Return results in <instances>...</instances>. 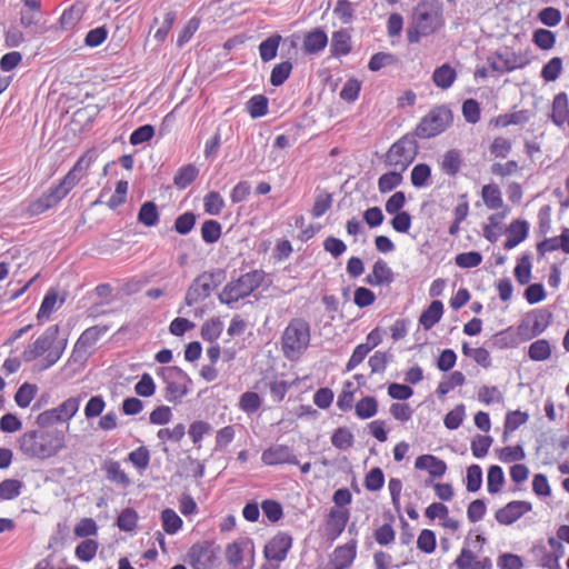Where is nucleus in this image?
Returning <instances> with one entry per match:
<instances>
[{"label": "nucleus", "instance_id": "1", "mask_svg": "<svg viewBox=\"0 0 569 569\" xmlns=\"http://www.w3.org/2000/svg\"><path fill=\"white\" fill-rule=\"evenodd\" d=\"M19 448L29 458L46 460L57 456L66 446V435L59 429H34L19 438Z\"/></svg>", "mask_w": 569, "mask_h": 569}, {"label": "nucleus", "instance_id": "2", "mask_svg": "<svg viewBox=\"0 0 569 569\" xmlns=\"http://www.w3.org/2000/svg\"><path fill=\"white\" fill-rule=\"evenodd\" d=\"M263 270H251L239 278L228 282L218 295L220 303L232 307L240 299L249 297L264 280Z\"/></svg>", "mask_w": 569, "mask_h": 569}, {"label": "nucleus", "instance_id": "3", "mask_svg": "<svg viewBox=\"0 0 569 569\" xmlns=\"http://www.w3.org/2000/svg\"><path fill=\"white\" fill-rule=\"evenodd\" d=\"M310 343V325L303 318H293L281 337V349L289 360L297 359Z\"/></svg>", "mask_w": 569, "mask_h": 569}, {"label": "nucleus", "instance_id": "4", "mask_svg": "<svg viewBox=\"0 0 569 569\" xmlns=\"http://www.w3.org/2000/svg\"><path fill=\"white\" fill-rule=\"evenodd\" d=\"M452 123V110L446 104H440L432 107L412 131L419 139H431L443 133Z\"/></svg>", "mask_w": 569, "mask_h": 569}, {"label": "nucleus", "instance_id": "5", "mask_svg": "<svg viewBox=\"0 0 569 569\" xmlns=\"http://www.w3.org/2000/svg\"><path fill=\"white\" fill-rule=\"evenodd\" d=\"M227 278L224 269L214 268L198 274L187 289L184 303L192 307L199 300H204L217 289Z\"/></svg>", "mask_w": 569, "mask_h": 569}, {"label": "nucleus", "instance_id": "6", "mask_svg": "<svg viewBox=\"0 0 569 569\" xmlns=\"http://www.w3.org/2000/svg\"><path fill=\"white\" fill-rule=\"evenodd\" d=\"M418 138L413 131H410L395 141L386 153L385 164L389 167L399 166L401 171H406L419 153Z\"/></svg>", "mask_w": 569, "mask_h": 569}, {"label": "nucleus", "instance_id": "7", "mask_svg": "<svg viewBox=\"0 0 569 569\" xmlns=\"http://www.w3.org/2000/svg\"><path fill=\"white\" fill-rule=\"evenodd\" d=\"M412 21L421 28H436L443 24V4L440 0H421L413 10Z\"/></svg>", "mask_w": 569, "mask_h": 569}, {"label": "nucleus", "instance_id": "8", "mask_svg": "<svg viewBox=\"0 0 569 569\" xmlns=\"http://www.w3.org/2000/svg\"><path fill=\"white\" fill-rule=\"evenodd\" d=\"M80 397H71L60 403L57 408L46 410L36 418L39 428H48L56 423L69 421L79 410Z\"/></svg>", "mask_w": 569, "mask_h": 569}, {"label": "nucleus", "instance_id": "9", "mask_svg": "<svg viewBox=\"0 0 569 569\" xmlns=\"http://www.w3.org/2000/svg\"><path fill=\"white\" fill-rule=\"evenodd\" d=\"M219 551L220 547L214 541L204 540L193 543L187 557L192 569H210L216 565Z\"/></svg>", "mask_w": 569, "mask_h": 569}, {"label": "nucleus", "instance_id": "10", "mask_svg": "<svg viewBox=\"0 0 569 569\" xmlns=\"http://www.w3.org/2000/svg\"><path fill=\"white\" fill-rule=\"evenodd\" d=\"M293 538L290 533L279 531L274 535L263 548V557L268 561L282 562L292 548Z\"/></svg>", "mask_w": 569, "mask_h": 569}, {"label": "nucleus", "instance_id": "11", "mask_svg": "<svg viewBox=\"0 0 569 569\" xmlns=\"http://www.w3.org/2000/svg\"><path fill=\"white\" fill-rule=\"evenodd\" d=\"M350 519L349 509L331 508L325 520V538L332 543L346 529Z\"/></svg>", "mask_w": 569, "mask_h": 569}, {"label": "nucleus", "instance_id": "12", "mask_svg": "<svg viewBox=\"0 0 569 569\" xmlns=\"http://www.w3.org/2000/svg\"><path fill=\"white\" fill-rule=\"evenodd\" d=\"M532 510V503L526 500H512L495 513L496 520L503 526L518 521L525 513Z\"/></svg>", "mask_w": 569, "mask_h": 569}, {"label": "nucleus", "instance_id": "13", "mask_svg": "<svg viewBox=\"0 0 569 569\" xmlns=\"http://www.w3.org/2000/svg\"><path fill=\"white\" fill-rule=\"evenodd\" d=\"M261 461L267 466H277L282 463L299 465L293 450L287 445H276L263 450Z\"/></svg>", "mask_w": 569, "mask_h": 569}, {"label": "nucleus", "instance_id": "14", "mask_svg": "<svg viewBox=\"0 0 569 569\" xmlns=\"http://www.w3.org/2000/svg\"><path fill=\"white\" fill-rule=\"evenodd\" d=\"M328 34L321 27L306 32L303 36L302 50L308 56H315L325 50L328 46Z\"/></svg>", "mask_w": 569, "mask_h": 569}, {"label": "nucleus", "instance_id": "15", "mask_svg": "<svg viewBox=\"0 0 569 569\" xmlns=\"http://www.w3.org/2000/svg\"><path fill=\"white\" fill-rule=\"evenodd\" d=\"M395 281V273L387 262L382 259H378L373 266L371 273L363 278L366 284L372 287L389 286Z\"/></svg>", "mask_w": 569, "mask_h": 569}, {"label": "nucleus", "instance_id": "16", "mask_svg": "<svg viewBox=\"0 0 569 569\" xmlns=\"http://www.w3.org/2000/svg\"><path fill=\"white\" fill-rule=\"evenodd\" d=\"M530 224L525 219H515L510 222L506 229L507 239L503 243L506 250H511L521 242H523L529 236Z\"/></svg>", "mask_w": 569, "mask_h": 569}, {"label": "nucleus", "instance_id": "17", "mask_svg": "<svg viewBox=\"0 0 569 569\" xmlns=\"http://www.w3.org/2000/svg\"><path fill=\"white\" fill-rule=\"evenodd\" d=\"M549 119L558 128H562L565 123H569V98L565 91L553 97Z\"/></svg>", "mask_w": 569, "mask_h": 569}, {"label": "nucleus", "instance_id": "18", "mask_svg": "<svg viewBox=\"0 0 569 569\" xmlns=\"http://www.w3.org/2000/svg\"><path fill=\"white\" fill-rule=\"evenodd\" d=\"M357 539L352 538L347 543L338 546L332 553V563L335 569L349 568L357 556Z\"/></svg>", "mask_w": 569, "mask_h": 569}, {"label": "nucleus", "instance_id": "19", "mask_svg": "<svg viewBox=\"0 0 569 569\" xmlns=\"http://www.w3.org/2000/svg\"><path fill=\"white\" fill-rule=\"evenodd\" d=\"M415 468L427 470L431 478H441L446 473L447 463L437 456L425 453L416 458Z\"/></svg>", "mask_w": 569, "mask_h": 569}, {"label": "nucleus", "instance_id": "20", "mask_svg": "<svg viewBox=\"0 0 569 569\" xmlns=\"http://www.w3.org/2000/svg\"><path fill=\"white\" fill-rule=\"evenodd\" d=\"M453 565L458 569H491L492 561L489 557H485L481 560L477 559L475 552H472L469 548L463 547L456 558Z\"/></svg>", "mask_w": 569, "mask_h": 569}, {"label": "nucleus", "instance_id": "21", "mask_svg": "<svg viewBox=\"0 0 569 569\" xmlns=\"http://www.w3.org/2000/svg\"><path fill=\"white\" fill-rule=\"evenodd\" d=\"M445 307L441 300H432L430 305L419 316V326L425 330H430L435 327L442 318Z\"/></svg>", "mask_w": 569, "mask_h": 569}, {"label": "nucleus", "instance_id": "22", "mask_svg": "<svg viewBox=\"0 0 569 569\" xmlns=\"http://www.w3.org/2000/svg\"><path fill=\"white\" fill-rule=\"evenodd\" d=\"M351 36L346 29L332 32L330 42V53L335 58L347 56L351 52Z\"/></svg>", "mask_w": 569, "mask_h": 569}, {"label": "nucleus", "instance_id": "23", "mask_svg": "<svg viewBox=\"0 0 569 569\" xmlns=\"http://www.w3.org/2000/svg\"><path fill=\"white\" fill-rule=\"evenodd\" d=\"M535 317V321L527 338L540 336L552 322V313L547 308L533 309L527 313V319Z\"/></svg>", "mask_w": 569, "mask_h": 569}, {"label": "nucleus", "instance_id": "24", "mask_svg": "<svg viewBox=\"0 0 569 569\" xmlns=\"http://www.w3.org/2000/svg\"><path fill=\"white\" fill-rule=\"evenodd\" d=\"M282 40V36L276 32L270 34L259 43L258 51L260 59L263 63L270 62L271 60L276 59Z\"/></svg>", "mask_w": 569, "mask_h": 569}, {"label": "nucleus", "instance_id": "25", "mask_svg": "<svg viewBox=\"0 0 569 569\" xmlns=\"http://www.w3.org/2000/svg\"><path fill=\"white\" fill-rule=\"evenodd\" d=\"M457 79L456 69L448 62L437 67L432 72V81L437 88L447 90Z\"/></svg>", "mask_w": 569, "mask_h": 569}, {"label": "nucleus", "instance_id": "26", "mask_svg": "<svg viewBox=\"0 0 569 569\" xmlns=\"http://www.w3.org/2000/svg\"><path fill=\"white\" fill-rule=\"evenodd\" d=\"M137 221L147 228L156 227L160 221V211L157 203L152 200L141 203L137 214Z\"/></svg>", "mask_w": 569, "mask_h": 569}, {"label": "nucleus", "instance_id": "27", "mask_svg": "<svg viewBox=\"0 0 569 569\" xmlns=\"http://www.w3.org/2000/svg\"><path fill=\"white\" fill-rule=\"evenodd\" d=\"M86 9L87 6L82 2H76L66 9L58 20L60 28L64 31L71 30L82 19Z\"/></svg>", "mask_w": 569, "mask_h": 569}, {"label": "nucleus", "instance_id": "28", "mask_svg": "<svg viewBox=\"0 0 569 569\" xmlns=\"http://www.w3.org/2000/svg\"><path fill=\"white\" fill-rule=\"evenodd\" d=\"M59 299V291L56 287H50L43 296L40 308L37 312V320L41 323L48 319L53 311L59 309L57 306Z\"/></svg>", "mask_w": 569, "mask_h": 569}, {"label": "nucleus", "instance_id": "29", "mask_svg": "<svg viewBox=\"0 0 569 569\" xmlns=\"http://www.w3.org/2000/svg\"><path fill=\"white\" fill-rule=\"evenodd\" d=\"M495 57L496 58L488 57L487 63L489 64V68L492 71H497L500 73L511 72L516 69H521L530 62L529 59L525 58V60L521 61L520 63L511 64V60L509 58H505L503 54L499 51L495 52Z\"/></svg>", "mask_w": 569, "mask_h": 569}, {"label": "nucleus", "instance_id": "30", "mask_svg": "<svg viewBox=\"0 0 569 569\" xmlns=\"http://www.w3.org/2000/svg\"><path fill=\"white\" fill-rule=\"evenodd\" d=\"M198 217L199 216L192 210L184 211L174 219L172 227L168 231L187 236L194 229Z\"/></svg>", "mask_w": 569, "mask_h": 569}, {"label": "nucleus", "instance_id": "31", "mask_svg": "<svg viewBox=\"0 0 569 569\" xmlns=\"http://www.w3.org/2000/svg\"><path fill=\"white\" fill-rule=\"evenodd\" d=\"M529 420V413L521 410H510L506 413L503 422L502 440H508V435L516 431Z\"/></svg>", "mask_w": 569, "mask_h": 569}, {"label": "nucleus", "instance_id": "32", "mask_svg": "<svg viewBox=\"0 0 569 569\" xmlns=\"http://www.w3.org/2000/svg\"><path fill=\"white\" fill-rule=\"evenodd\" d=\"M531 118V112L527 109H522L511 113L500 114L491 119L490 123H493L496 127H508L511 124H522L527 123Z\"/></svg>", "mask_w": 569, "mask_h": 569}, {"label": "nucleus", "instance_id": "33", "mask_svg": "<svg viewBox=\"0 0 569 569\" xmlns=\"http://www.w3.org/2000/svg\"><path fill=\"white\" fill-rule=\"evenodd\" d=\"M198 176H199V169L197 168L196 164H193V163L184 164L177 170V172L173 177V184L178 189H186L190 184L193 183V181L198 178Z\"/></svg>", "mask_w": 569, "mask_h": 569}, {"label": "nucleus", "instance_id": "34", "mask_svg": "<svg viewBox=\"0 0 569 569\" xmlns=\"http://www.w3.org/2000/svg\"><path fill=\"white\" fill-rule=\"evenodd\" d=\"M108 330L109 326L106 325L89 327L80 335L76 346L84 349L91 348Z\"/></svg>", "mask_w": 569, "mask_h": 569}, {"label": "nucleus", "instance_id": "35", "mask_svg": "<svg viewBox=\"0 0 569 569\" xmlns=\"http://www.w3.org/2000/svg\"><path fill=\"white\" fill-rule=\"evenodd\" d=\"M491 346L498 349L515 348L519 345V340L513 327H508L490 338Z\"/></svg>", "mask_w": 569, "mask_h": 569}, {"label": "nucleus", "instance_id": "36", "mask_svg": "<svg viewBox=\"0 0 569 569\" xmlns=\"http://www.w3.org/2000/svg\"><path fill=\"white\" fill-rule=\"evenodd\" d=\"M379 403L376 397L366 396L357 401L355 406L356 416L361 420L375 417L378 412Z\"/></svg>", "mask_w": 569, "mask_h": 569}, {"label": "nucleus", "instance_id": "37", "mask_svg": "<svg viewBox=\"0 0 569 569\" xmlns=\"http://www.w3.org/2000/svg\"><path fill=\"white\" fill-rule=\"evenodd\" d=\"M246 110L252 119L264 117L269 111V99L264 94H254L246 102Z\"/></svg>", "mask_w": 569, "mask_h": 569}, {"label": "nucleus", "instance_id": "38", "mask_svg": "<svg viewBox=\"0 0 569 569\" xmlns=\"http://www.w3.org/2000/svg\"><path fill=\"white\" fill-rule=\"evenodd\" d=\"M293 70V62L291 59L281 61L274 64L270 73V83L273 87H281L291 76Z\"/></svg>", "mask_w": 569, "mask_h": 569}, {"label": "nucleus", "instance_id": "39", "mask_svg": "<svg viewBox=\"0 0 569 569\" xmlns=\"http://www.w3.org/2000/svg\"><path fill=\"white\" fill-rule=\"evenodd\" d=\"M461 164V151L458 149H450L443 154L440 167L446 174L455 177L459 172Z\"/></svg>", "mask_w": 569, "mask_h": 569}, {"label": "nucleus", "instance_id": "40", "mask_svg": "<svg viewBox=\"0 0 569 569\" xmlns=\"http://www.w3.org/2000/svg\"><path fill=\"white\" fill-rule=\"evenodd\" d=\"M531 256L530 253H522L518 260L517 264L513 269V276L517 282L521 286L528 284L531 279Z\"/></svg>", "mask_w": 569, "mask_h": 569}, {"label": "nucleus", "instance_id": "41", "mask_svg": "<svg viewBox=\"0 0 569 569\" xmlns=\"http://www.w3.org/2000/svg\"><path fill=\"white\" fill-rule=\"evenodd\" d=\"M200 233L204 243L213 244L221 238L222 224L216 219H207L202 222Z\"/></svg>", "mask_w": 569, "mask_h": 569}, {"label": "nucleus", "instance_id": "42", "mask_svg": "<svg viewBox=\"0 0 569 569\" xmlns=\"http://www.w3.org/2000/svg\"><path fill=\"white\" fill-rule=\"evenodd\" d=\"M531 41L538 49L548 51L556 46L557 34L549 29L538 28L533 30Z\"/></svg>", "mask_w": 569, "mask_h": 569}, {"label": "nucleus", "instance_id": "43", "mask_svg": "<svg viewBox=\"0 0 569 569\" xmlns=\"http://www.w3.org/2000/svg\"><path fill=\"white\" fill-rule=\"evenodd\" d=\"M506 482L503 469L498 465H491L487 470V490L490 495L501 491Z\"/></svg>", "mask_w": 569, "mask_h": 569}, {"label": "nucleus", "instance_id": "44", "mask_svg": "<svg viewBox=\"0 0 569 569\" xmlns=\"http://www.w3.org/2000/svg\"><path fill=\"white\" fill-rule=\"evenodd\" d=\"M103 469L107 472L108 480L116 482L123 488L130 486L131 480L128 475L120 468V463L116 460L109 459L104 462Z\"/></svg>", "mask_w": 569, "mask_h": 569}, {"label": "nucleus", "instance_id": "45", "mask_svg": "<svg viewBox=\"0 0 569 569\" xmlns=\"http://www.w3.org/2000/svg\"><path fill=\"white\" fill-rule=\"evenodd\" d=\"M403 172L405 171H401L400 169L399 171L392 170L381 174L378 179V189L380 193H389L399 187L403 181Z\"/></svg>", "mask_w": 569, "mask_h": 569}, {"label": "nucleus", "instance_id": "46", "mask_svg": "<svg viewBox=\"0 0 569 569\" xmlns=\"http://www.w3.org/2000/svg\"><path fill=\"white\" fill-rule=\"evenodd\" d=\"M223 330V322L219 317L207 320L200 330V336L204 341L213 343L219 339Z\"/></svg>", "mask_w": 569, "mask_h": 569}, {"label": "nucleus", "instance_id": "47", "mask_svg": "<svg viewBox=\"0 0 569 569\" xmlns=\"http://www.w3.org/2000/svg\"><path fill=\"white\" fill-rule=\"evenodd\" d=\"M552 348L547 339H538L528 348V357L532 361H546L551 357Z\"/></svg>", "mask_w": 569, "mask_h": 569}, {"label": "nucleus", "instance_id": "48", "mask_svg": "<svg viewBox=\"0 0 569 569\" xmlns=\"http://www.w3.org/2000/svg\"><path fill=\"white\" fill-rule=\"evenodd\" d=\"M163 531L168 535H176L183 526L181 517L171 508L161 511Z\"/></svg>", "mask_w": 569, "mask_h": 569}, {"label": "nucleus", "instance_id": "49", "mask_svg": "<svg viewBox=\"0 0 569 569\" xmlns=\"http://www.w3.org/2000/svg\"><path fill=\"white\" fill-rule=\"evenodd\" d=\"M431 167L426 162L417 163L411 170V184L421 189L429 184V180L431 179Z\"/></svg>", "mask_w": 569, "mask_h": 569}, {"label": "nucleus", "instance_id": "50", "mask_svg": "<svg viewBox=\"0 0 569 569\" xmlns=\"http://www.w3.org/2000/svg\"><path fill=\"white\" fill-rule=\"evenodd\" d=\"M68 340L66 338L60 340L57 339L56 342L53 343L51 351H49L42 359V361L38 365V370H46L56 365L63 355Z\"/></svg>", "mask_w": 569, "mask_h": 569}, {"label": "nucleus", "instance_id": "51", "mask_svg": "<svg viewBox=\"0 0 569 569\" xmlns=\"http://www.w3.org/2000/svg\"><path fill=\"white\" fill-rule=\"evenodd\" d=\"M563 71V60L561 57H553L547 61L540 71V77L546 82L556 81Z\"/></svg>", "mask_w": 569, "mask_h": 569}, {"label": "nucleus", "instance_id": "52", "mask_svg": "<svg viewBox=\"0 0 569 569\" xmlns=\"http://www.w3.org/2000/svg\"><path fill=\"white\" fill-rule=\"evenodd\" d=\"M58 204L57 200L50 192L44 191L38 199L30 202L28 207V212L31 216H39L47 210L54 208Z\"/></svg>", "mask_w": 569, "mask_h": 569}, {"label": "nucleus", "instance_id": "53", "mask_svg": "<svg viewBox=\"0 0 569 569\" xmlns=\"http://www.w3.org/2000/svg\"><path fill=\"white\" fill-rule=\"evenodd\" d=\"M481 197L483 199L485 204L489 209H499L503 206L501 191L499 187L495 183L483 186L481 190Z\"/></svg>", "mask_w": 569, "mask_h": 569}, {"label": "nucleus", "instance_id": "54", "mask_svg": "<svg viewBox=\"0 0 569 569\" xmlns=\"http://www.w3.org/2000/svg\"><path fill=\"white\" fill-rule=\"evenodd\" d=\"M59 336V326H49L44 332L34 341L41 355L51 351L53 343Z\"/></svg>", "mask_w": 569, "mask_h": 569}, {"label": "nucleus", "instance_id": "55", "mask_svg": "<svg viewBox=\"0 0 569 569\" xmlns=\"http://www.w3.org/2000/svg\"><path fill=\"white\" fill-rule=\"evenodd\" d=\"M138 519L136 509L127 507L117 517L116 525L121 531L131 532L136 529Z\"/></svg>", "mask_w": 569, "mask_h": 569}, {"label": "nucleus", "instance_id": "56", "mask_svg": "<svg viewBox=\"0 0 569 569\" xmlns=\"http://www.w3.org/2000/svg\"><path fill=\"white\" fill-rule=\"evenodd\" d=\"M355 436L347 427H339L331 435V443L339 450L351 448Z\"/></svg>", "mask_w": 569, "mask_h": 569}, {"label": "nucleus", "instance_id": "57", "mask_svg": "<svg viewBox=\"0 0 569 569\" xmlns=\"http://www.w3.org/2000/svg\"><path fill=\"white\" fill-rule=\"evenodd\" d=\"M38 392V387L34 383L30 382H23L14 395V401L18 407L20 408H27L31 403V401L34 399L36 395Z\"/></svg>", "mask_w": 569, "mask_h": 569}, {"label": "nucleus", "instance_id": "58", "mask_svg": "<svg viewBox=\"0 0 569 569\" xmlns=\"http://www.w3.org/2000/svg\"><path fill=\"white\" fill-rule=\"evenodd\" d=\"M462 116L466 122L476 124L481 118V104L475 98H468L463 100L461 106Z\"/></svg>", "mask_w": 569, "mask_h": 569}, {"label": "nucleus", "instance_id": "59", "mask_svg": "<svg viewBox=\"0 0 569 569\" xmlns=\"http://www.w3.org/2000/svg\"><path fill=\"white\" fill-rule=\"evenodd\" d=\"M24 483L19 479H4L0 482V499L13 500L21 495Z\"/></svg>", "mask_w": 569, "mask_h": 569}, {"label": "nucleus", "instance_id": "60", "mask_svg": "<svg viewBox=\"0 0 569 569\" xmlns=\"http://www.w3.org/2000/svg\"><path fill=\"white\" fill-rule=\"evenodd\" d=\"M99 543L93 539H84L76 547L74 555L77 559L83 562L91 561L98 551Z\"/></svg>", "mask_w": 569, "mask_h": 569}, {"label": "nucleus", "instance_id": "61", "mask_svg": "<svg viewBox=\"0 0 569 569\" xmlns=\"http://www.w3.org/2000/svg\"><path fill=\"white\" fill-rule=\"evenodd\" d=\"M386 477L380 467L371 468L365 476L363 486L368 491H379L385 486Z\"/></svg>", "mask_w": 569, "mask_h": 569}, {"label": "nucleus", "instance_id": "62", "mask_svg": "<svg viewBox=\"0 0 569 569\" xmlns=\"http://www.w3.org/2000/svg\"><path fill=\"white\" fill-rule=\"evenodd\" d=\"M261 509L264 517L272 523H277L283 518V507L280 501L274 499H264L261 502Z\"/></svg>", "mask_w": 569, "mask_h": 569}, {"label": "nucleus", "instance_id": "63", "mask_svg": "<svg viewBox=\"0 0 569 569\" xmlns=\"http://www.w3.org/2000/svg\"><path fill=\"white\" fill-rule=\"evenodd\" d=\"M398 62V58L396 54L391 52H377L371 56L368 62V69L372 72H377L381 70L383 67L392 66Z\"/></svg>", "mask_w": 569, "mask_h": 569}, {"label": "nucleus", "instance_id": "64", "mask_svg": "<svg viewBox=\"0 0 569 569\" xmlns=\"http://www.w3.org/2000/svg\"><path fill=\"white\" fill-rule=\"evenodd\" d=\"M224 200L218 191H209L203 198L204 212L211 216L221 213Z\"/></svg>", "mask_w": 569, "mask_h": 569}]
</instances>
